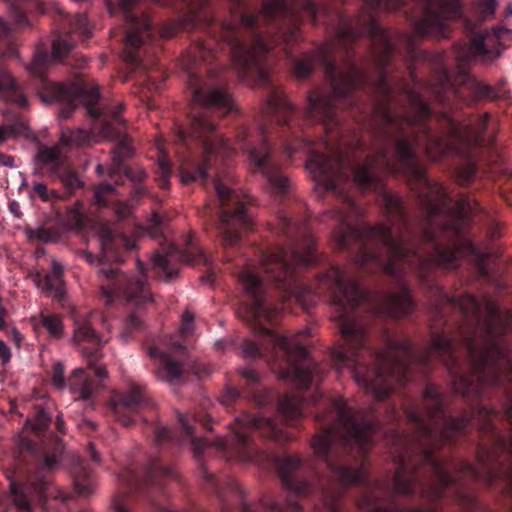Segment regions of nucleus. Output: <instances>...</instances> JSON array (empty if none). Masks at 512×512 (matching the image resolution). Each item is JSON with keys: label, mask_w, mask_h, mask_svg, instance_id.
<instances>
[{"label": "nucleus", "mask_w": 512, "mask_h": 512, "mask_svg": "<svg viewBox=\"0 0 512 512\" xmlns=\"http://www.w3.org/2000/svg\"><path fill=\"white\" fill-rule=\"evenodd\" d=\"M167 229V220L157 212L151 214L145 226V231L149 237L159 240V247L154 250L151 257L152 268L159 278L165 282L172 280L178 275L180 263L190 265L208 264L207 255L194 243L192 236L186 237L184 249H178L168 241Z\"/></svg>", "instance_id": "nucleus-8"}, {"label": "nucleus", "mask_w": 512, "mask_h": 512, "mask_svg": "<svg viewBox=\"0 0 512 512\" xmlns=\"http://www.w3.org/2000/svg\"><path fill=\"white\" fill-rule=\"evenodd\" d=\"M158 77L161 78V81H164V79H165L163 72L151 70L150 72H148L147 82L154 85L155 81Z\"/></svg>", "instance_id": "nucleus-36"}, {"label": "nucleus", "mask_w": 512, "mask_h": 512, "mask_svg": "<svg viewBox=\"0 0 512 512\" xmlns=\"http://www.w3.org/2000/svg\"><path fill=\"white\" fill-rule=\"evenodd\" d=\"M51 418L47 412L38 408L33 429L36 439L22 437L19 441V456L10 479L12 502L19 512H32V501L42 502L53 496L49 473L57 468L63 452L62 440L48 432Z\"/></svg>", "instance_id": "nucleus-5"}, {"label": "nucleus", "mask_w": 512, "mask_h": 512, "mask_svg": "<svg viewBox=\"0 0 512 512\" xmlns=\"http://www.w3.org/2000/svg\"><path fill=\"white\" fill-rule=\"evenodd\" d=\"M273 231L282 237L285 245L277 244L259 251L260 266L255 269L242 260L236 276L248 298L247 318L257 340L242 339L240 352H261V349H279L282 352H311L312 341L308 330L288 335L275 328L276 308L267 285H272L281 300L310 290L301 280V272L318 261L315 239L306 222L293 221L285 211H279Z\"/></svg>", "instance_id": "nucleus-3"}, {"label": "nucleus", "mask_w": 512, "mask_h": 512, "mask_svg": "<svg viewBox=\"0 0 512 512\" xmlns=\"http://www.w3.org/2000/svg\"><path fill=\"white\" fill-rule=\"evenodd\" d=\"M500 420L506 426H509L512 431V399H509L503 407V412H500Z\"/></svg>", "instance_id": "nucleus-32"}, {"label": "nucleus", "mask_w": 512, "mask_h": 512, "mask_svg": "<svg viewBox=\"0 0 512 512\" xmlns=\"http://www.w3.org/2000/svg\"><path fill=\"white\" fill-rule=\"evenodd\" d=\"M286 150L289 155H292L298 150V146L293 144H287Z\"/></svg>", "instance_id": "nucleus-44"}, {"label": "nucleus", "mask_w": 512, "mask_h": 512, "mask_svg": "<svg viewBox=\"0 0 512 512\" xmlns=\"http://www.w3.org/2000/svg\"><path fill=\"white\" fill-rule=\"evenodd\" d=\"M14 157L0 152V166L14 167Z\"/></svg>", "instance_id": "nucleus-35"}, {"label": "nucleus", "mask_w": 512, "mask_h": 512, "mask_svg": "<svg viewBox=\"0 0 512 512\" xmlns=\"http://www.w3.org/2000/svg\"><path fill=\"white\" fill-rule=\"evenodd\" d=\"M283 51H284V53L286 54V56H287L288 58H291V59H292L291 52H290V51H288V48H287L286 46L283 48Z\"/></svg>", "instance_id": "nucleus-52"}, {"label": "nucleus", "mask_w": 512, "mask_h": 512, "mask_svg": "<svg viewBox=\"0 0 512 512\" xmlns=\"http://www.w3.org/2000/svg\"><path fill=\"white\" fill-rule=\"evenodd\" d=\"M334 355L341 362L349 361V354ZM351 355L356 356L350 360L353 378L378 401L386 399L398 386H404L413 379V366L405 356L415 354H369L367 361L359 358L362 354ZM417 355L421 356V361L427 362L431 354Z\"/></svg>", "instance_id": "nucleus-7"}, {"label": "nucleus", "mask_w": 512, "mask_h": 512, "mask_svg": "<svg viewBox=\"0 0 512 512\" xmlns=\"http://www.w3.org/2000/svg\"><path fill=\"white\" fill-rule=\"evenodd\" d=\"M193 329L194 316L191 312L186 311L182 316L178 335L171 341V346L182 352H188L191 349H195Z\"/></svg>", "instance_id": "nucleus-23"}, {"label": "nucleus", "mask_w": 512, "mask_h": 512, "mask_svg": "<svg viewBox=\"0 0 512 512\" xmlns=\"http://www.w3.org/2000/svg\"><path fill=\"white\" fill-rule=\"evenodd\" d=\"M63 266L56 260L52 261L51 270L43 275L37 271L32 275V279L37 288L45 294L52 297L57 302L65 299V284L63 280Z\"/></svg>", "instance_id": "nucleus-18"}, {"label": "nucleus", "mask_w": 512, "mask_h": 512, "mask_svg": "<svg viewBox=\"0 0 512 512\" xmlns=\"http://www.w3.org/2000/svg\"><path fill=\"white\" fill-rule=\"evenodd\" d=\"M17 135L14 125H0V146L10 137Z\"/></svg>", "instance_id": "nucleus-33"}, {"label": "nucleus", "mask_w": 512, "mask_h": 512, "mask_svg": "<svg viewBox=\"0 0 512 512\" xmlns=\"http://www.w3.org/2000/svg\"><path fill=\"white\" fill-rule=\"evenodd\" d=\"M265 360L271 369L283 379L292 381L298 388L306 389L317 385L322 379L324 370L311 354H268Z\"/></svg>", "instance_id": "nucleus-10"}, {"label": "nucleus", "mask_w": 512, "mask_h": 512, "mask_svg": "<svg viewBox=\"0 0 512 512\" xmlns=\"http://www.w3.org/2000/svg\"><path fill=\"white\" fill-rule=\"evenodd\" d=\"M201 280H202L203 282H211V283H212V282H214V281H215L214 273H213V272H209L208 274L203 275V276L201 277Z\"/></svg>", "instance_id": "nucleus-42"}, {"label": "nucleus", "mask_w": 512, "mask_h": 512, "mask_svg": "<svg viewBox=\"0 0 512 512\" xmlns=\"http://www.w3.org/2000/svg\"><path fill=\"white\" fill-rule=\"evenodd\" d=\"M104 169H105V167H104V165H102V164H99V165H97V167H96L97 172H98V173H100V174H102V173H103Z\"/></svg>", "instance_id": "nucleus-50"}, {"label": "nucleus", "mask_w": 512, "mask_h": 512, "mask_svg": "<svg viewBox=\"0 0 512 512\" xmlns=\"http://www.w3.org/2000/svg\"><path fill=\"white\" fill-rule=\"evenodd\" d=\"M105 324L103 314L93 311L87 316L77 315L74 319L73 342L75 346L81 347L82 352H97L108 339L95 330L96 323Z\"/></svg>", "instance_id": "nucleus-15"}, {"label": "nucleus", "mask_w": 512, "mask_h": 512, "mask_svg": "<svg viewBox=\"0 0 512 512\" xmlns=\"http://www.w3.org/2000/svg\"><path fill=\"white\" fill-rule=\"evenodd\" d=\"M86 424L90 426L92 429H95L96 425L92 421H86Z\"/></svg>", "instance_id": "nucleus-53"}, {"label": "nucleus", "mask_w": 512, "mask_h": 512, "mask_svg": "<svg viewBox=\"0 0 512 512\" xmlns=\"http://www.w3.org/2000/svg\"><path fill=\"white\" fill-rule=\"evenodd\" d=\"M476 173V165L471 160H468L464 165L459 166L456 169V178L461 186L469 185Z\"/></svg>", "instance_id": "nucleus-28"}, {"label": "nucleus", "mask_w": 512, "mask_h": 512, "mask_svg": "<svg viewBox=\"0 0 512 512\" xmlns=\"http://www.w3.org/2000/svg\"><path fill=\"white\" fill-rule=\"evenodd\" d=\"M504 30H506V29H505V28H503V27H496V28H494V29H493L494 36H495L496 38H499V37L502 35V33H503V31H504Z\"/></svg>", "instance_id": "nucleus-45"}, {"label": "nucleus", "mask_w": 512, "mask_h": 512, "mask_svg": "<svg viewBox=\"0 0 512 512\" xmlns=\"http://www.w3.org/2000/svg\"><path fill=\"white\" fill-rule=\"evenodd\" d=\"M41 324L54 338H59L63 334V323L60 316L53 313H42Z\"/></svg>", "instance_id": "nucleus-26"}, {"label": "nucleus", "mask_w": 512, "mask_h": 512, "mask_svg": "<svg viewBox=\"0 0 512 512\" xmlns=\"http://www.w3.org/2000/svg\"><path fill=\"white\" fill-rule=\"evenodd\" d=\"M149 406L145 388L135 382L130 383L125 391L114 392L107 403L114 419L126 427L135 422V416L141 409Z\"/></svg>", "instance_id": "nucleus-14"}, {"label": "nucleus", "mask_w": 512, "mask_h": 512, "mask_svg": "<svg viewBox=\"0 0 512 512\" xmlns=\"http://www.w3.org/2000/svg\"><path fill=\"white\" fill-rule=\"evenodd\" d=\"M84 62L85 61L83 60L82 63L78 65V68H81L83 66Z\"/></svg>", "instance_id": "nucleus-56"}, {"label": "nucleus", "mask_w": 512, "mask_h": 512, "mask_svg": "<svg viewBox=\"0 0 512 512\" xmlns=\"http://www.w3.org/2000/svg\"><path fill=\"white\" fill-rule=\"evenodd\" d=\"M322 397H323V396H322L321 392L316 391V392L311 396V399H310V400H311L313 403H317L318 401H320V400L322 399Z\"/></svg>", "instance_id": "nucleus-43"}, {"label": "nucleus", "mask_w": 512, "mask_h": 512, "mask_svg": "<svg viewBox=\"0 0 512 512\" xmlns=\"http://www.w3.org/2000/svg\"><path fill=\"white\" fill-rule=\"evenodd\" d=\"M238 373L243 381L245 389L240 391L232 384H226L219 396L220 403L226 407H241L242 403H253L262 407L269 401V393L261 386L259 374L252 367H242Z\"/></svg>", "instance_id": "nucleus-12"}, {"label": "nucleus", "mask_w": 512, "mask_h": 512, "mask_svg": "<svg viewBox=\"0 0 512 512\" xmlns=\"http://www.w3.org/2000/svg\"><path fill=\"white\" fill-rule=\"evenodd\" d=\"M249 355H250V356H256L257 354L250 353Z\"/></svg>", "instance_id": "nucleus-57"}, {"label": "nucleus", "mask_w": 512, "mask_h": 512, "mask_svg": "<svg viewBox=\"0 0 512 512\" xmlns=\"http://www.w3.org/2000/svg\"><path fill=\"white\" fill-rule=\"evenodd\" d=\"M0 300H2V297L0 296Z\"/></svg>", "instance_id": "nucleus-59"}, {"label": "nucleus", "mask_w": 512, "mask_h": 512, "mask_svg": "<svg viewBox=\"0 0 512 512\" xmlns=\"http://www.w3.org/2000/svg\"><path fill=\"white\" fill-rule=\"evenodd\" d=\"M100 254H83L89 264L97 263L100 278V296L106 306L120 299L125 302L126 316L120 332V339L128 342L145 329L143 315L153 296L145 274V265L137 259L138 273L127 275L113 264L124 261V253L135 249V242L126 235L118 234L103 227L99 234Z\"/></svg>", "instance_id": "nucleus-4"}, {"label": "nucleus", "mask_w": 512, "mask_h": 512, "mask_svg": "<svg viewBox=\"0 0 512 512\" xmlns=\"http://www.w3.org/2000/svg\"><path fill=\"white\" fill-rule=\"evenodd\" d=\"M55 425H56L57 430L62 432L63 420L61 419V417H59V416L57 417Z\"/></svg>", "instance_id": "nucleus-46"}, {"label": "nucleus", "mask_w": 512, "mask_h": 512, "mask_svg": "<svg viewBox=\"0 0 512 512\" xmlns=\"http://www.w3.org/2000/svg\"><path fill=\"white\" fill-rule=\"evenodd\" d=\"M483 6L487 14H493L496 8V0H484Z\"/></svg>", "instance_id": "nucleus-38"}, {"label": "nucleus", "mask_w": 512, "mask_h": 512, "mask_svg": "<svg viewBox=\"0 0 512 512\" xmlns=\"http://www.w3.org/2000/svg\"><path fill=\"white\" fill-rule=\"evenodd\" d=\"M31 197H38L42 201L48 202L54 198H57L58 195L55 191H50L45 184L35 183L31 191Z\"/></svg>", "instance_id": "nucleus-31"}, {"label": "nucleus", "mask_w": 512, "mask_h": 512, "mask_svg": "<svg viewBox=\"0 0 512 512\" xmlns=\"http://www.w3.org/2000/svg\"><path fill=\"white\" fill-rule=\"evenodd\" d=\"M14 32V28L0 18V58L18 57Z\"/></svg>", "instance_id": "nucleus-24"}, {"label": "nucleus", "mask_w": 512, "mask_h": 512, "mask_svg": "<svg viewBox=\"0 0 512 512\" xmlns=\"http://www.w3.org/2000/svg\"><path fill=\"white\" fill-rule=\"evenodd\" d=\"M147 352L153 353V352H158V351L156 350V348L150 347Z\"/></svg>", "instance_id": "nucleus-54"}, {"label": "nucleus", "mask_w": 512, "mask_h": 512, "mask_svg": "<svg viewBox=\"0 0 512 512\" xmlns=\"http://www.w3.org/2000/svg\"><path fill=\"white\" fill-rule=\"evenodd\" d=\"M401 37L405 41L407 48L412 51L414 49L413 37L407 34H402Z\"/></svg>", "instance_id": "nucleus-41"}, {"label": "nucleus", "mask_w": 512, "mask_h": 512, "mask_svg": "<svg viewBox=\"0 0 512 512\" xmlns=\"http://www.w3.org/2000/svg\"><path fill=\"white\" fill-rule=\"evenodd\" d=\"M87 453H88L89 457L91 458V460L95 464H99L100 463V461H101L100 455L96 451L95 446H94L93 443H89V445L87 447Z\"/></svg>", "instance_id": "nucleus-34"}, {"label": "nucleus", "mask_w": 512, "mask_h": 512, "mask_svg": "<svg viewBox=\"0 0 512 512\" xmlns=\"http://www.w3.org/2000/svg\"><path fill=\"white\" fill-rule=\"evenodd\" d=\"M157 363V377L169 382L181 380L188 374L201 375L199 366L194 362H179L171 359L172 354H149Z\"/></svg>", "instance_id": "nucleus-17"}, {"label": "nucleus", "mask_w": 512, "mask_h": 512, "mask_svg": "<svg viewBox=\"0 0 512 512\" xmlns=\"http://www.w3.org/2000/svg\"><path fill=\"white\" fill-rule=\"evenodd\" d=\"M236 138H271L270 128L264 124L256 128L240 127Z\"/></svg>", "instance_id": "nucleus-29"}, {"label": "nucleus", "mask_w": 512, "mask_h": 512, "mask_svg": "<svg viewBox=\"0 0 512 512\" xmlns=\"http://www.w3.org/2000/svg\"><path fill=\"white\" fill-rule=\"evenodd\" d=\"M328 352H333V353H336V352H343L342 350H338V349H330Z\"/></svg>", "instance_id": "nucleus-55"}, {"label": "nucleus", "mask_w": 512, "mask_h": 512, "mask_svg": "<svg viewBox=\"0 0 512 512\" xmlns=\"http://www.w3.org/2000/svg\"><path fill=\"white\" fill-rule=\"evenodd\" d=\"M7 316V311L2 305V300H0V330L5 329L6 321L5 318Z\"/></svg>", "instance_id": "nucleus-39"}, {"label": "nucleus", "mask_w": 512, "mask_h": 512, "mask_svg": "<svg viewBox=\"0 0 512 512\" xmlns=\"http://www.w3.org/2000/svg\"><path fill=\"white\" fill-rule=\"evenodd\" d=\"M423 352L428 353V352H430V351H429V350H424Z\"/></svg>", "instance_id": "nucleus-58"}, {"label": "nucleus", "mask_w": 512, "mask_h": 512, "mask_svg": "<svg viewBox=\"0 0 512 512\" xmlns=\"http://www.w3.org/2000/svg\"><path fill=\"white\" fill-rule=\"evenodd\" d=\"M158 185L161 189H168L170 182L169 176L171 174V165L168 160L161 159L158 164Z\"/></svg>", "instance_id": "nucleus-30"}, {"label": "nucleus", "mask_w": 512, "mask_h": 512, "mask_svg": "<svg viewBox=\"0 0 512 512\" xmlns=\"http://www.w3.org/2000/svg\"><path fill=\"white\" fill-rule=\"evenodd\" d=\"M0 98L19 107L27 106V98L23 94L19 84L8 69L0 61Z\"/></svg>", "instance_id": "nucleus-22"}, {"label": "nucleus", "mask_w": 512, "mask_h": 512, "mask_svg": "<svg viewBox=\"0 0 512 512\" xmlns=\"http://www.w3.org/2000/svg\"><path fill=\"white\" fill-rule=\"evenodd\" d=\"M197 423L208 431H212L210 425L211 420L207 414L193 413V414H182L178 413V423L181 427L182 436H174L172 432L165 426L156 424L153 427V433L157 444L163 443H175L182 445L186 440L192 447L193 453L196 457H200L204 450L209 446V442L206 439L196 437L194 434V425Z\"/></svg>", "instance_id": "nucleus-11"}, {"label": "nucleus", "mask_w": 512, "mask_h": 512, "mask_svg": "<svg viewBox=\"0 0 512 512\" xmlns=\"http://www.w3.org/2000/svg\"><path fill=\"white\" fill-rule=\"evenodd\" d=\"M0 352H9L6 344L3 341H0Z\"/></svg>", "instance_id": "nucleus-48"}, {"label": "nucleus", "mask_w": 512, "mask_h": 512, "mask_svg": "<svg viewBox=\"0 0 512 512\" xmlns=\"http://www.w3.org/2000/svg\"><path fill=\"white\" fill-rule=\"evenodd\" d=\"M91 140V134L82 128H62L59 144L63 147L85 146Z\"/></svg>", "instance_id": "nucleus-25"}, {"label": "nucleus", "mask_w": 512, "mask_h": 512, "mask_svg": "<svg viewBox=\"0 0 512 512\" xmlns=\"http://www.w3.org/2000/svg\"><path fill=\"white\" fill-rule=\"evenodd\" d=\"M0 356H2L3 364H6L7 362L10 361L11 354L5 353V354H0Z\"/></svg>", "instance_id": "nucleus-47"}, {"label": "nucleus", "mask_w": 512, "mask_h": 512, "mask_svg": "<svg viewBox=\"0 0 512 512\" xmlns=\"http://www.w3.org/2000/svg\"><path fill=\"white\" fill-rule=\"evenodd\" d=\"M8 207H9L10 212L13 215H15L18 218L21 217L22 213L20 210V205L17 201H15V200L9 201Z\"/></svg>", "instance_id": "nucleus-37"}, {"label": "nucleus", "mask_w": 512, "mask_h": 512, "mask_svg": "<svg viewBox=\"0 0 512 512\" xmlns=\"http://www.w3.org/2000/svg\"><path fill=\"white\" fill-rule=\"evenodd\" d=\"M25 234L29 241H39L42 243L51 242L55 235L52 229L45 228L43 226L38 228L27 227L25 229Z\"/></svg>", "instance_id": "nucleus-27"}, {"label": "nucleus", "mask_w": 512, "mask_h": 512, "mask_svg": "<svg viewBox=\"0 0 512 512\" xmlns=\"http://www.w3.org/2000/svg\"><path fill=\"white\" fill-rule=\"evenodd\" d=\"M488 34L485 32H473L469 43L461 47L457 52L460 61H469L476 56H480L486 60H492L500 56L501 50L499 45L489 47L487 44Z\"/></svg>", "instance_id": "nucleus-19"}, {"label": "nucleus", "mask_w": 512, "mask_h": 512, "mask_svg": "<svg viewBox=\"0 0 512 512\" xmlns=\"http://www.w3.org/2000/svg\"><path fill=\"white\" fill-rule=\"evenodd\" d=\"M9 17L16 27H28L29 14L34 12L50 14L54 19L55 30L52 41V53L49 54L45 44L39 43L35 47L32 61L29 65L31 74L38 78V94L44 103H58L59 115L68 119L73 111L82 105L93 121H100V132L103 136L116 139L118 142L112 149V163L107 167V173L116 188L129 180L133 186L130 191L133 199L142 197L145 188L141 185L147 178L145 170L138 166H128L125 161L133 156L134 149L131 139L123 132L124 120L121 117L123 106L120 104L113 108L109 118L106 112L99 107L101 100L99 89L82 80L67 85L50 81L45 73L54 61H65L77 41H84L91 35V26L85 14L77 13L74 16L67 14L56 2L45 3L43 0H5Z\"/></svg>", "instance_id": "nucleus-2"}, {"label": "nucleus", "mask_w": 512, "mask_h": 512, "mask_svg": "<svg viewBox=\"0 0 512 512\" xmlns=\"http://www.w3.org/2000/svg\"><path fill=\"white\" fill-rule=\"evenodd\" d=\"M114 195H120L115 185L110 182L99 184L94 190V203L98 207H112L116 215L124 219L130 214V206L120 200L113 199Z\"/></svg>", "instance_id": "nucleus-20"}, {"label": "nucleus", "mask_w": 512, "mask_h": 512, "mask_svg": "<svg viewBox=\"0 0 512 512\" xmlns=\"http://www.w3.org/2000/svg\"><path fill=\"white\" fill-rule=\"evenodd\" d=\"M393 45L369 67L350 65L339 89H315L307 96L303 119L292 125L297 133L280 129V137L314 144L300 122H317L325 134V152L312 151L306 168L316 185L337 199L327 213L333 222L332 242L367 272L381 271L396 290L366 292L345 271L331 265L319 281L331 292L338 325H387L414 309L407 272L437 295L435 323L448 325L446 313L457 311V325H512V311L502 312L493 299L469 293L451 295L435 279L439 268L455 269L462 256L478 250L465 237L475 210L466 195L453 199L445 187L431 180L417 159V149L440 161L454 143L482 145L490 114L474 126H463L441 114L440 132L429 120L432 111L416 90L403 85L397 95L388 81Z\"/></svg>", "instance_id": "nucleus-1"}, {"label": "nucleus", "mask_w": 512, "mask_h": 512, "mask_svg": "<svg viewBox=\"0 0 512 512\" xmlns=\"http://www.w3.org/2000/svg\"><path fill=\"white\" fill-rule=\"evenodd\" d=\"M216 344H217V348L221 349V350H231V349H234L232 342L218 341Z\"/></svg>", "instance_id": "nucleus-40"}, {"label": "nucleus", "mask_w": 512, "mask_h": 512, "mask_svg": "<svg viewBox=\"0 0 512 512\" xmlns=\"http://www.w3.org/2000/svg\"><path fill=\"white\" fill-rule=\"evenodd\" d=\"M35 161L41 168L46 169L50 177L60 180L67 195H72L76 189L82 186L77 173L63 156L62 146L59 143L54 146L39 145Z\"/></svg>", "instance_id": "nucleus-13"}, {"label": "nucleus", "mask_w": 512, "mask_h": 512, "mask_svg": "<svg viewBox=\"0 0 512 512\" xmlns=\"http://www.w3.org/2000/svg\"><path fill=\"white\" fill-rule=\"evenodd\" d=\"M506 16H512V4H508L506 9Z\"/></svg>", "instance_id": "nucleus-49"}, {"label": "nucleus", "mask_w": 512, "mask_h": 512, "mask_svg": "<svg viewBox=\"0 0 512 512\" xmlns=\"http://www.w3.org/2000/svg\"><path fill=\"white\" fill-rule=\"evenodd\" d=\"M58 494L64 501H66L69 498V495L63 492L58 491Z\"/></svg>", "instance_id": "nucleus-51"}, {"label": "nucleus", "mask_w": 512, "mask_h": 512, "mask_svg": "<svg viewBox=\"0 0 512 512\" xmlns=\"http://www.w3.org/2000/svg\"><path fill=\"white\" fill-rule=\"evenodd\" d=\"M443 359L451 377L452 388L456 394L465 398L480 399L486 388L512 389L511 354H465V367L460 363L458 354H438Z\"/></svg>", "instance_id": "nucleus-6"}, {"label": "nucleus", "mask_w": 512, "mask_h": 512, "mask_svg": "<svg viewBox=\"0 0 512 512\" xmlns=\"http://www.w3.org/2000/svg\"><path fill=\"white\" fill-rule=\"evenodd\" d=\"M74 490L81 497L93 493L96 487L95 476L84 460L77 457L71 469Z\"/></svg>", "instance_id": "nucleus-21"}, {"label": "nucleus", "mask_w": 512, "mask_h": 512, "mask_svg": "<svg viewBox=\"0 0 512 512\" xmlns=\"http://www.w3.org/2000/svg\"><path fill=\"white\" fill-rule=\"evenodd\" d=\"M462 89L463 97L469 105H475L480 101H496L505 98L508 91L502 86H491L483 83L469 74L463 75Z\"/></svg>", "instance_id": "nucleus-16"}, {"label": "nucleus", "mask_w": 512, "mask_h": 512, "mask_svg": "<svg viewBox=\"0 0 512 512\" xmlns=\"http://www.w3.org/2000/svg\"><path fill=\"white\" fill-rule=\"evenodd\" d=\"M100 355L88 354L89 367L87 369H75L67 380L64 375L63 364L58 361L54 362L50 372L52 385L58 390L68 386L75 400L92 404L100 390L102 381L107 377L106 368L98 364Z\"/></svg>", "instance_id": "nucleus-9"}]
</instances>
